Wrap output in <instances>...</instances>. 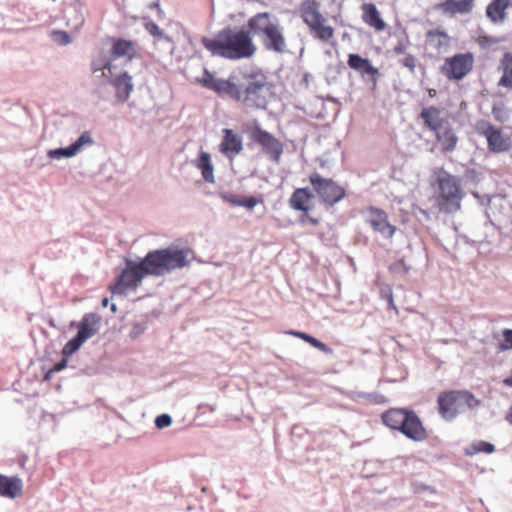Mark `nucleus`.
<instances>
[{
  "instance_id": "obj_40",
  "label": "nucleus",
  "mask_w": 512,
  "mask_h": 512,
  "mask_svg": "<svg viewBox=\"0 0 512 512\" xmlns=\"http://www.w3.org/2000/svg\"><path fill=\"white\" fill-rule=\"evenodd\" d=\"M409 41L406 40V41H399L394 47H393V52L395 55H406L408 54L407 53V49H408V46H409Z\"/></svg>"
},
{
  "instance_id": "obj_26",
  "label": "nucleus",
  "mask_w": 512,
  "mask_h": 512,
  "mask_svg": "<svg viewBox=\"0 0 512 512\" xmlns=\"http://www.w3.org/2000/svg\"><path fill=\"white\" fill-rule=\"evenodd\" d=\"M194 165L200 170L203 179L210 184L215 183L214 167L211 161V156L208 152L200 151Z\"/></svg>"
},
{
  "instance_id": "obj_19",
  "label": "nucleus",
  "mask_w": 512,
  "mask_h": 512,
  "mask_svg": "<svg viewBox=\"0 0 512 512\" xmlns=\"http://www.w3.org/2000/svg\"><path fill=\"white\" fill-rule=\"evenodd\" d=\"M93 140L91 134L88 131L83 132L78 140L66 148H58L48 151L50 158H61V157H72L76 155L84 145L92 144Z\"/></svg>"
},
{
  "instance_id": "obj_12",
  "label": "nucleus",
  "mask_w": 512,
  "mask_h": 512,
  "mask_svg": "<svg viewBox=\"0 0 512 512\" xmlns=\"http://www.w3.org/2000/svg\"><path fill=\"white\" fill-rule=\"evenodd\" d=\"M476 131L487 140L489 151L501 153L508 151L512 142L509 136L505 135L501 129L495 127L490 122L481 120L475 125Z\"/></svg>"
},
{
  "instance_id": "obj_32",
  "label": "nucleus",
  "mask_w": 512,
  "mask_h": 512,
  "mask_svg": "<svg viewBox=\"0 0 512 512\" xmlns=\"http://www.w3.org/2000/svg\"><path fill=\"white\" fill-rule=\"evenodd\" d=\"M96 333L94 325L88 316H85L79 324L77 337L84 343Z\"/></svg>"
},
{
  "instance_id": "obj_16",
  "label": "nucleus",
  "mask_w": 512,
  "mask_h": 512,
  "mask_svg": "<svg viewBox=\"0 0 512 512\" xmlns=\"http://www.w3.org/2000/svg\"><path fill=\"white\" fill-rule=\"evenodd\" d=\"M111 48L110 56L111 60L118 58H127L128 61L138 57L137 44L135 41L128 40L120 37L109 38Z\"/></svg>"
},
{
  "instance_id": "obj_48",
  "label": "nucleus",
  "mask_w": 512,
  "mask_h": 512,
  "mask_svg": "<svg viewBox=\"0 0 512 512\" xmlns=\"http://www.w3.org/2000/svg\"><path fill=\"white\" fill-rule=\"evenodd\" d=\"M54 373H55V372H51V369H50V370H48V372L45 374L44 379H45V380H49V379L51 378L52 374H54Z\"/></svg>"
},
{
  "instance_id": "obj_28",
  "label": "nucleus",
  "mask_w": 512,
  "mask_h": 512,
  "mask_svg": "<svg viewBox=\"0 0 512 512\" xmlns=\"http://www.w3.org/2000/svg\"><path fill=\"white\" fill-rule=\"evenodd\" d=\"M441 8L450 14L469 13L473 8V0H446L441 4Z\"/></svg>"
},
{
  "instance_id": "obj_7",
  "label": "nucleus",
  "mask_w": 512,
  "mask_h": 512,
  "mask_svg": "<svg viewBox=\"0 0 512 512\" xmlns=\"http://www.w3.org/2000/svg\"><path fill=\"white\" fill-rule=\"evenodd\" d=\"M383 424L392 430H397L413 441H423L427 438V431L417 416L408 409L391 408L381 415Z\"/></svg>"
},
{
  "instance_id": "obj_37",
  "label": "nucleus",
  "mask_w": 512,
  "mask_h": 512,
  "mask_svg": "<svg viewBox=\"0 0 512 512\" xmlns=\"http://www.w3.org/2000/svg\"><path fill=\"white\" fill-rule=\"evenodd\" d=\"M492 114L494 118L499 122H504L507 118L503 104H495L492 107Z\"/></svg>"
},
{
  "instance_id": "obj_25",
  "label": "nucleus",
  "mask_w": 512,
  "mask_h": 512,
  "mask_svg": "<svg viewBox=\"0 0 512 512\" xmlns=\"http://www.w3.org/2000/svg\"><path fill=\"white\" fill-rule=\"evenodd\" d=\"M426 44L440 52L446 50L450 46L451 38L443 29L434 28L426 32Z\"/></svg>"
},
{
  "instance_id": "obj_4",
  "label": "nucleus",
  "mask_w": 512,
  "mask_h": 512,
  "mask_svg": "<svg viewBox=\"0 0 512 512\" xmlns=\"http://www.w3.org/2000/svg\"><path fill=\"white\" fill-rule=\"evenodd\" d=\"M247 27L250 33L260 38L266 50L278 54L287 52V42L283 28L270 13L260 12L255 14L248 20Z\"/></svg>"
},
{
  "instance_id": "obj_47",
  "label": "nucleus",
  "mask_w": 512,
  "mask_h": 512,
  "mask_svg": "<svg viewBox=\"0 0 512 512\" xmlns=\"http://www.w3.org/2000/svg\"><path fill=\"white\" fill-rule=\"evenodd\" d=\"M428 94L431 98L435 97L437 94V91L435 89H429Z\"/></svg>"
},
{
  "instance_id": "obj_46",
  "label": "nucleus",
  "mask_w": 512,
  "mask_h": 512,
  "mask_svg": "<svg viewBox=\"0 0 512 512\" xmlns=\"http://www.w3.org/2000/svg\"><path fill=\"white\" fill-rule=\"evenodd\" d=\"M496 42H497L496 40L491 39V38H489V37H487V36H481V37H479V39H478V43H479V44H484V43H496Z\"/></svg>"
},
{
  "instance_id": "obj_29",
  "label": "nucleus",
  "mask_w": 512,
  "mask_h": 512,
  "mask_svg": "<svg viewBox=\"0 0 512 512\" xmlns=\"http://www.w3.org/2000/svg\"><path fill=\"white\" fill-rule=\"evenodd\" d=\"M145 30L153 37V45L156 47L160 43L172 44V38L165 33L155 22L146 21L144 23Z\"/></svg>"
},
{
  "instance_id": "obj_33",
  "label": "nucleus",
  "mask_w": 512,
  "mask_h": 512,
  "mask_svg": "<svg viewBox=\"0 0 512 512\" xmlns=\"http://www.w3.org/2000/svg\"><path fill=\"white\" fill-rule=\"evenodd\" d=\"M495 451V447L493 444L486 441H477L474 442L467 450L466 453L468 455H474L478 453L491 454Z\"/></svg>"
},
{
  "instance_id": "obj_45",
  "label": "nucleus",
  "mask_w": 512,
  "mask_h": 512,
  "mask_svg": "<svg viewBox=\"0 0 512 512\" xmlns=\"http://www.w3.org/2000/svg\"><path fill=\"white\" fill-rule=\"evenodd\" d=\"M398 268H403V270H404L405 272H407V271H408V267L406 266L405 261H404L403 259H401V260H399L398 262H396V263L392 266V268H391V269L396 270V269H398Z\"/></svg>"
},
{
  "instance_id": "obj_3",
  "label": "nucleus",
  "mask_w": 512,
  "mask_h": 512,
  "mask_svg": "<svg viewBox=\"0 0 512 512\" xmlns=\"http://www.w3.org/2000/svg\"><path fill=\"white\" fill-rule=\"evenodd\" d=\"M201 43L211 56L232 61L251 58L257 50L250 30L236 27H226L212 37H203Z\"/></svg>"
},
{
  "instance_id": "obj_18",
  "label": "nucleus",
  "mask_w": 512,
  "mask_h": 512,
  "mask_svg": "<svg viewBox=\"0 0 512 512\" xmlns=\"http://www.w3.org/2000/svg\"><path fill=\"white\" fill-rule=\"evenodd\" d=\"M511 7L512 0H492L486 7V16L493 24H503Z\"/></svg>"
},
{
  "instance_id": "obj_22",
  "label": "nucleus",
  "mask_w": 512,
  "mask_h": 512,
  "mask_svg": "<svg viewBox=\"0 0 512 512\" xmlns=\"http://www.w3.org/2000/svg\"><path fill=\"white\" fill-rule=\"evenodd\" d=\"M203 87L213 90L219 95L228 96L230 85H231V76L224 80L215 78L212 73H210L207 69L204 70L202 78L198 80Z\"/></svg>"
},
{
  "instance_id": "obj_27",
  "label": "nucleus",
  "mask_w": 512,
  "mask_h": 512,
  "mask_svg": "<svg viewBox=\"0 0 512 512\" xmlns=\"http://www.w3.org/2000/svg\"><path fill=\"white\" fill-rule=\"evenodd\" d=\"M347 64L351 69L358 71L361 74H367L374 77L379 73L378 69L374 67L367 58H363L358 54H349Z\"/></svg>"
},
{
  "instance_id": "obj_41",
  "label": "nucleus",
  "mask_w": 512,
  "mask_h": 512,
  "mask_svg": "<svg viewBox=\"0 0 512 512\" xmlns=\"http://www.w3.org/2000/svg\"><path fill=\"white\" fill-rule=\"evenodd\" d=\"M172 419L169 415L163 414L156 418L155 424L158 428H164L171 424Z\"/></svg>"
},
{
  "instance_id": "obj_11",
  "label": "nucleus",
  "mask_w": 512,
  "mask_h": 512,
  "mask_svg": "<svg viewBox=\"0 0 512 512\" xmlns=\"http://www.w3.org/2000/svg\"><path fill=\"white\" fill-rule=\"evenodd\" d=\"M474 62L471 52L458 53L444 60L441 72L448 80L459 81L472 71Z\"/></svg>"
},
{
  "instance_id": "obj_44",
  "label": "nucleus",
  "mask_w": 512,
  "mask_h": 512,
  "mask_svg": "<svg viewBox=\"0 0 512 512\" xmlns=\"http://www.w3.org/2000/svg\"><path fill=\"white\" fill-rule=\"evenodd\" d=\"M149 8L153 9V10H156L159 18H163L164 17V11L161 9L160 4H159L158 1L150 3Z\"/></svg>"
},
{
  "instance_id": "obj_20",
  "label": "nucleus",
  "mask_w": 512,
  "mask_h": 512,
  "mask_svg": "<svg viewBox=\"0 0 512 512\" xmlns=\"http://www.w3.org/2000/svg\"><path fill=\"white\" fill-rule=\"evenodd\" d=\"M420 118L424 124L433 132L441 129L449 123V121L442 116V111L436 106H428L422 109Z\"/></svg>"
},
{
  "instance_id": "obj_35",
  "label": "nucleus",
  "mask_w": 512,
  "mask_h": 512,
  "mask_svg": "<svg viewBox=\"0 0 512 512\" xmlns=\"http://www.w3.org/2000/svg\"><path fill=\"white\" fill-rule=\"evenodd\" d=\"M52 40L59 45H68L71 43V37L66 31H53Z\"/></svg>"
},
{
  "instance_id": "obj_36",
  "label": "nucleus",
  "mask_w": 512,
  "mask_h": 512,
  "mask_svg": "<svg viewBox=\"0 0 512 512\" xmlns=\"http://www.w3.org/2000/svg\"><path fill=\"white\" fill-rule=\"evenodd\" d=\"M503 341L499 344L501 351L512 349V329L502 331Z\"/></svg>"
},
{
  "instance_id": "obj_9",
  "label": "nucleus",
  "mask_w": 512,
  "mask_h": 512,
  "mask_svg": "<svg viewBox=\"0 0 512 512\" xmlns=\"http://www.w3.org/2000/svg\"><path fill=\"white\" fill-rule=\"evenodd\" d=\"M299 15L315 39L328 42L334 37V28L327 24L316 0H303L299 5Z\"/></svg>"
},
{
  "instance_id": "obj_42",
  "label": "nucleus",
  "mask_w": 512,
  "mask_h": 512,
  "mask_svg": "<svg viewBox=\"0 0 512 512\" xmlns=\"http://www.w3.org/2000/svg\"><path fill=\"white\" fill-rule=\"evenodd\" d=\"M258 204V200L255 197L241 198L240 206L252 209Z\"/></svg>"
},
{
  "instance_id": "obj_43",
  "label": "nucleus",
  "mask_w": 512,
  "mask_h": 512,
  "mask_svg": "<svg viewBox=\"0 0 512 512\" xmlns=\"http://www.w3.org/2000/svg\"><path fill=\"white\" fill-rule=\"evenodd\" d=\"M67 359H62L60 362L56 363L52 368L51 372H59L67 367Z\"/></svg>"
},
{
  "instance_id": "obj_38",
  "label": "nucleus",
  "mask_w": 512,
  "mask_h": 512,
  "mask_svg": "<svg viewBox=\"0 0 512 512\" xmlns=\"http://www.w3.org/2000/svg\"><path fill=\"white\" fill-rule=\"evenodd\" d=\"M400 63L408 68L411 72H414L416 68V58L412 54H406L405 57L400 61Z\"/></svg>"
},
{
  "instance_id": "obj_21",
  "label": "nucleus",
  "mask_w": 512,
  "mask_h": 512,
  "mask_svg": "<svg viewBox=\"0 0 512 512\" xmlns=\"http://www.w3.org/2000/svg\"><path fill=\"white\" fill-rule=\"evenodd\" d=\"M362 20L375 31L380 32L386 29V23L382 19L380 12L373 3H364L361 6Z\"/></svg>"
},
{
  "instance_id": "obj_50",
  "label": "nucleus",
  "mask_w": 512,
  "mask_h": 512,
  "mask_svg": "<svg viewBox=\"0 0 512 512\" xmlns=\"http://www.w3.org/2000/svg\"><path fill=\"white\" fill-rule=\"evenodd\" d=\"M111 310H112V312H116L117 308H116V305H115V304H112V305H111Z\"/></svg>"
},
{
  "instance_id": "obj_49",
  "label": "nucleus",
  "mask_w": 512,
  "mask_h": 512,
  "mask_svg": "<svg viewBox=\"0 0 512 512\" xmlns=\"http://www.w3.org/2000/svg\"><path fill=\"white\" fill-rule=\"evenodd\" d=\"M108 304H109V299H108V298H104V299L102 300V306H103V307H107V306H108Z\"/></svg>"
},
{
  "instance_id": "obj_34",
  "label": "nucleus",
  "mask_w": 512,
  "mask_h": 512,
  "mask_svg": "<svg viewBox=\"0 0 512 512\" xmlns=\"http://www.w3.org/2000/svg\"><path fill=\"white\" fill-rule=\"evenodd\" d=\"M82 344L83 342L77 336L73 337L63 347V355L66 357L72 355L80 348Z\"/></svg>"
},
{
  "instance_id": "obj_24",
  "label": "nucleus",
  "mask_w": 512,
  "mask_h": 512,
  "mask_svg": "<svg viewBox=\"0 0 512 512\" xmlns=\"http://www.w3.org/2000/svg\"><path fill=\"white\" fill-rule=\"evenodd\" d=\"M23 482L19 477H8L0 474V496L17 498L22 495Z\"/></svg>"
},
{
  "instance_id": "obj_2",
  "label": "nucleus",
  "mask_w": 512,
  "mask_h": 512,
  "mask_svg": "<svg viewBox=\"0 0 512 512\" xmlns=\"http://www.w3.org/2000/svg\"><path fill=\"white\" fill-rule=\"evenodd\" d=\"M266 75L259 69L244 68L231 75L228 97L252 110L266 109L269 96Z\"/></svg>"
},
{
  "instance_id": "obj_10",
  "label": "nucleus",
  "mask_w": 512,
  "mask_h": 512,
  "mask_svg": "<svg viewBox=\"0 0 512 512\" xmlns=\"http://www.w3.org/2000/svg\"><path fill=\"white\" fill-rule=\"evenodd\" d=\"M309 181L314 192L328 206H334L346 196V191L341 185L331 178L323 177L318 172L311 173Z\"/></svg>"
},
{
  "instance_id": "obj_6",
  "label": "nucleus",
  "mask_w": 512,
  "mask_h": 512,
  "mask_svg": "<svg viewBox=\"0 0 512 512\" xmlns=\"http://www.w3.org/2000/svg\"><path fill=\"white\" fill-rule=\"evenodd\" d=\"M113 64L104 50H100L91 60V72L100 79L109 82L116 92V97L121 102L129 99L134 89L132 76L127 72L113 75Z\"/></svg>"
},
{
  "instance_id": "obj_5",
  "label": "nucleus",
  "mask_w": 512,
  "mask_h": 512,
  "mask_svg": "<svg viewBox=\"0 0 512 512\" xmlns=\"http://www.w3.org/2000/svg\"><path fill=\"white\" fill-rule=\"evenodd\" d=\"M433 174L437 183L435 202L439 211L446 214L459 211L464 197L460 179L443 168H436Z\"/></svg>"
},
{
  "instance_id": "obj_15",
  "label": "nucleus",
  "mask_w": 512,
  "mask_h": 512,
  "mask_svg": "<svg viewBox=\"0 0 512 512\" xmlns=\"http://www.w3.org/2000/svg\"><path fill=\"white\" fill-rule=\"evenodd\" d=\"M365 214L366 222L371 226L373 231L381 234L386 239H391L395 235L397 227L390 223L386 211L378 207L369 206L365 210Z\"/></svg>"
},
{
  "instance_id": "obj_23",
  "label": "nucleus",
  "mask_w": 512,
  "mask_h": 512,
  "mask_svg": "<svg viewBox=\"0 0 512 512\" xmlns=\"http://www.w3.org/2000/svg\"><path fill=\"white\" fill-rule=\"evenodd\" d=\"M436 141L440 144L441 150L444 153L452 152L456 149L458 137L455 134L450 123L434 132Z\"/></svg>"
},
{
  "instance_id": "obj_30",
  "label": "nucleus",
  "mask_w": 512,
  "mask_h": 512,
  "mask_svg": "<svg viewBox=\"0 0 512 512\" xmlns=\"http://www.w3.org/2000/svg\"><path fill=\"white\" fill-rule=\"evenodd\" d=\"M501 68L503 75L498 85L501 87L512 88V53H505L501 59Z\"/></svg>"
},
{
  "instance_id": "obj_39",
  "label": "nucleus",
  "mask_w": 512,
  "mask_h": 512,
  "mask_svg": "<svg viewBox=\"0 0 512 512\" xmlns=\"http://www.w3.org/2000/svg\"><path fill=\"white\" fill-rule=\"evenodd\" d=\"M220 196L225 202H227L233 206H240V204H241V198L235 194L221 193Z\"/></svg>"
},
{
  "instance_id": "obj_14",
  "label": "nucleus",
  "mask_w": 512,
  "mask_h": 512,
  "mask_svg": "<svg viewBox=\"0 0 512 512\" xmlns=\"http://www.w3.org/2000/svg\"><path fill=\"white\" fill-rule=\"evenodd\" d=\"M314 194L307 188H296L289 198V206L295 210L302 212L300 221L302 223L308 222L312 225H318L319 220L311 217L309 211L313 207Z\"/></svg>"
},
{
  "instance_id": "obj_8",
  "label": "nucleus",
  "mask_w": 512,
  "mask_h": 512,
  "mask_svg": "<svg viewBox=\"0 0 512 512\" xmlns=\"http://www.w3.org/2000/svg\"><path fill=\"white\" fill-rule=\"evenodd\" d=\"M481 405V400L468 390H446L437 397L439 415L445 421H453L465 408L473 410Z\"/></svg>"
},
{
  "instance_id": "obj_17",
  "label": "nucleus",
  "mask_w": 512,
  "mask_h": 512,
  "mask_svg": "<svg viewBox=\"0 0 512 512\" xmlns=\"http://www.w3.org/2000/svg\"><path fill=\"white\" fill-rule=\"evenodd\" d=\"M222 134L223 137L219 145V150L228 159L233 160L243 150L242 138L232 129H223Z\"/></svg>"
},
{
  "instance_id": "obj_1",
  "label": "nucleus",
  "mask_w": 512,
  "mask_h": 512,
  "mask_svg": "<svg viewBox=\"0 0 512 512\" xmlns=\"http://www.w3.org/2000/svg\"><path fill=\"white\" fill-rule=\"evenodd\" d=\"M193 259L194 253L187 247L170 246L149 251L140 262L126 260V267L109 286V291L125 295L128 291H135L145 276H164L189 266Z\"/></svg>"
},
{
  "instance_id": "obj_31",
  "label": "nucleus",
  "mask_w": 512,
  "mask_h": 512,
  "mask_svg": "<svg viewBox=\"0 0 512 512\" xmlns=\"http://www.w3.org/2000/svg\"><path fill=\"white\" fill-rule=\"evenodd\" d=\"M287 334L302 339L303 341L309 343L311 346L322 351L323 353H325L327 355H330L333 353L332 349L330 347H328L325 343L319 341L318 339H316L315 337H313L307 333L296 331V330H290L287 332Z\"/></svg>"
},
{
  "instance_id": "obj_13",
  "label": "nucleus",
  "mask_w": 512,
  "mask_h": 512,
  "mask_svg": "<svg viewBox=\"0 0 512 512\" xmlns=\"http://www.w3.org/2000/svg\"><path fill=\"white\" fill-rule=\"evenodd\" d=\"M251 139L261 146L263 153L266 154L273 162H280L284 148L282 142L273 134L259 126H255L251 131Z\"/></svg>"
}]
</instances>
